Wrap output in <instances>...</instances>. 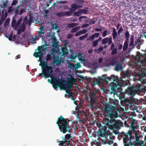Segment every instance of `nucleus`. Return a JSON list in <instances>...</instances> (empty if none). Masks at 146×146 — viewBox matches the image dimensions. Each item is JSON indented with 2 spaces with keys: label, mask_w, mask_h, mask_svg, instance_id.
<instances>
[{
  "label": "nucleus",
  "mask_w": 146,
  "mask_h": 146,
  "mask_svg": "<svg viewBox=\"0 0 146 146\" xmlns=\"http://www.w3.org/2000/svg\"><path fill=\"white\" fill-rule=\"evenodd\" d=\"M114 107L108 104L106 106L104 110V115L109 118L104 119L103 123L107 125L109 128L117 129L119 127V122L116 120L115 118L117 117V112L114 110Z\"/></svg>",
  "instance_id": "obj_1"
},
{
  "label": "nucleus",
  "mask_w": 146,
  "mask_h": 146,
  "mask_svg": "<svg viewBox=\"0 0 146 146\" xmlns=\"http://www.w3.org/2000/svg\"><path fill=\"white\" fill-rule=\"evenodd\" d=\"M56 52V50L53 49L52 51L51 54H47L46 55V60L45 63H44L41 66L42 73H39L38 76L41 77L42 75L45 78L50 77L51 79H55L52 76V73L53 72V69L54 67L52 66H48L47 63V61L51 60V55H53V56H55L54 54Z\"/></svg>",
  "instance_id": "obj_2"
},
{
  "label": "nucleus",
  "mask_w": 146,
  "mask_h": 146,
  "mask_svg": "<svg viewBox=\"0 0 146 146\" xmlns=\"http://www.w3.org/2000/svg\"><path fill=\"white\" fill-rule=\"evenodd\" d=\"M132 131L129 130L125 133L124 132L121 133V136L123 137V141L124 146H136V144L138 143L140 141L138 139H136L134 143L132 142L131 139H133L132 135Z\"/></svg>",
  "instance_id": "obj_3"
},
{
  "label": "nucleus",
  "mask_w": 146,
  "mask_h": 146,
  "mask_svg": "<svg viewBox=\"0 0 146 146\" xmlns=\"http://www.w3.org/2000/svg\"><path fill=\"white\" fill-rule=\"evenodd\" d=\"M56 123L58 125L60 131L63 133H66L67 131L69 132V130L71 129V128L68 126V124L66 119L62 115L58 118Z\"/></svg>",
  "instance_id": "obj_4"
},
{
  "label": "nucleus",
  "mask_w": 146,
  "mask_h": 146,
  "mask_svg": "<svg viewBox=\"0 0 146 146\" xmlns=\"http://www.w3.org/2000/svg\"><path fill=\"white\" fill-rule=\"evenodd\" d=\"M126 81L121 80L117 84L115 83L114 82H111L110 84L111 88V90L113 92H117L119 90H121L122 87H125L127 85Z\"/></svg>",
  "instance_id": "obj_5"
},
{
  "label": "nucleus",
  "mask_w": 146,
  "mask_h": 146,
  "mask_svg": "<svg viewBox=\"0 0 146 146\" xmlns=\"http://www.w3.org/2000/svg\"><path fill=\"white\" fill-rule=\"evenodd\" d=\"M65 81L64 80H60V79H56V81L54 82L53 86L54 89H57L59 87L60 89H64L66 88Z\"/></svg>",
  "instance_id": "obj_6"
},
{
  "label": "nucleus",
  "mask_w": 146,
  "mask_h": 146,
  "mask_svg": "<svg viewBox=\"0 0 146 146\" xmlns=\"http://www.w3.org/2000/svg\"><path fill=\"white\" fill-rule=\"evenodd\" d=\"M47 46V45L46 44H43L42 46H38V47L37 49H36L35 50V51H36L38 50V52H36L35 51L33 54L34 56L36 58L39 57L40 60V57L42 56H41L43 55V53L42 52V51H43L44 52L46 51V50L47 49V48L45 47V46Z\"/></svg>",
  "instance_id": "obj_7"
},
{
  "label": "nucleus",
  "mask_w": 146,
  "mask_h": 146,
  "mask_svg": "<svg viewBox=\"0 0 146 146\" xmlns=\"http://www.w3.org/2000/svg\"><path fill=\"white\" fill-rule=\"evenodd\" d=\"M98 127H99V131L98 133V135L99 137L102 136V135L105 134L108 129L107 127L105 125L102 126L101 123H98L97 124Z\"/></svg>",
  "instance_id": "obj_8"
},
{
  "label": "nucleus",
  "mask_w": 146,
  "mask_h": 146,
  "mask_svg": "<svg viewBox=\"0 0 146 146\" xmlns=\"http://www.w3.org/2000/svg\"><path fill=\"white\" fill-rule=\"evenodd\" d=\"M102 80H104L107 84L108 83V81H119L118 77L117 76H115L114 75H112L110 77H107L103 76Z\"/></svg>",
  "instance_id": "obj_9"
},
{
  "label": "nucleus",
  "mask_w": 146,
  "mask_h": 146,
  "mask_svg": "<svg viewBox=\"0 0 146 146\" xmlns=\"http://www.w3.org/2000/svg\"><path fill=\"white\" fill-rule=\"evenodd\" d=\"M65 43L64 46L61 48V52L62 53V56H64L68 54V50L67 46H68L69 44L68 40L63 41Z\"/></svg>",
  "instance_id": "obj_10"
},
{
  "label": "nucleus",
  "mask_w": 146,
  "mask_h": 146,
  "mask_svg": "<svg viewBox=\"0 0 146 146\" xmlns=\"http://www.w3.org/2000/svg\"><path fill=\"white\" fill-rule=\"evenodd\" d=\"M105 134L102 135V136L101 137H104L106 139L108 140L110 142L113 143L112 141H111L110 140H113L115 136L112 135V133L108 132V129L107 130L106 132L105 133Z\"/></svg>",
  "instance_id": "obj_11"
},
{
  "label": "nucleus",
  "mask_w": 146,
  "mask_h": 146,
  "mask_svg": "<svg viewBox=\"0 0 146 146\" xmlns=\"http://www.w3.org/2000/svg\"><path fill=\"white\" fill-rule=\"evenodd\" d=\"M72 13V11H66L65 12H60L56 13V16L61 17L62 16H70Z\"/></svg>",
  "instance_id": "obj_12"
},
{
  "label": "nucleus",
  "mask_w": 146,
  "mask_h": 146,
  "mask_svg": "<svg viewBox=\"0 0 146 146\" xmlns=\"http://www.w3.org/2000/svg\"><path fill=\"white\" fill-rule=\"evenodd\" d=\"M71 133L66 134L64 137H62V139H63V140H64V142L67 145V146H69L70 145L71 146L70 144L69 140L70 139L72 138V136L71 135Z\"/></svg>",
  "instance_id": "obj_13"
},
{
  "label": "nucleus",
  "mask_w": 146,
  "mask_h": 146,
  "mask_svg": "<svg viewBox=\"0 0 146 146\" xmlns=\"http://www.w3.org/2000/svg\"><path fill=\"white\" fill-rule=\"evenodd\" d=\"M90 92L88 94H86L84 99L88 103L90 108H91V89L90 90Z\"/></svg>",
  "instance_id": "obj_14"
},
{
  "label": "nucleus",
  "mask_w": 146,
  "mask_h": 146,
  "mask_svg": "<svg viewBox=\"0 0 146 146\" xmlns=\"http://www.w3.org/2000/svg\"><path fill=\"white\" fill-rule=\"evenodd\" d=\"M126 92L128 94L133 95L135 93L134 86H131L128 87L126 90Z\"/></svg>",
  "instance_id": "obj_15"
},
{
  "label": "nucleus",
  "mask_w": 146,
  "mask_h": 146,
  "mask_svg": "<svg viewBox=\"0 0 146 146\" xmlns=\"http://www.w3.org/2000/svg\"><path fill=\"white\" fill-rule=\"evenodd\" d=\"M137 120H135L133 117L131 118V123L130 127L133 130H135L136 128V127L134 125L135 124H137L138 123Z\"/></svg>",
  "instance_id": "obj_16"
},
{
  "label": "nucleus",
  "mask_w": 146,
  "mask_h": 146,
  "mask_svg": "<svg viewBox=\"0 0 146 146\" xmlns=\"http://www.w3.org/2000/svg\"><path fill=\"white\" fill-rule=\"evenodd\" d=\"M122 65V63L121 62H118L115 66V70L117 71L121 70L123 68Z\"/></svg>",
  "instance_id": "obj_17"
},
{
  "label": "nucleus",
  "mask_w": 146,
  "mask_h": 146,
  "mask_svg": "<svg viewBox=\"0 0 146 146\" xmlns=\"http://www.w3.org/2000/svg\"><path fill=\"white\" fill-rule=\"evenodd\" d=\"M135 93H139L141 92L142 88L141 86L139 84L136 85L134 86Z\"/></svg>",
  "instance_id": "obj_18"
},
{
  "label": "nucleus",
  "mask_w": 146,
  "mask_h": 146,
  "mask_svg": "<svg viewBox=\"0 0 146 146\" xmlns=\"http://www.w3.org/2000/svg\"><path fill=\"white\" fill-rule=\"evenodd\" d=\"M112 29L113 30L112 35L113 36V39L114 40H115L117 37V32L116 31V29L115 28L113 27Z\"/></svg>",
  "instance_id": "obj_19"
},
{
  "label": "nucleus",
  "mask_w": 146,
  "mask_h": 146,
  "mask_svg": "<svg viewBox=\"0 0 146 146\" xmlns=\"http://www.w3.org/2000/svg\"><path fill=\"white\" fill-rule=\"evenodd\" d=\"M34 18L32 14L30 15L29 16V19L28 20V24L30 26L32 22H34Z\"/></svg>",
  "instance_id": "obj_20"
},
{
  "label": "nucleus",
  "mask_w": 146,
  "mask_h": 146,
  "mask_svg": "<svg viewBox=\"0 0 146 146\" xmlns=\"http://www.w3.org/2000/svg\"><path fill=\"white\" fill-rule=\"evenodd\" d=\"M44 31H38V35L35 36L36 38H37L38 39L40 38L43 37L44 36Z\"/></svg>",
  "instance_id": "obj_21"
},
{
  "label": "nucleus",
  "mask_w": 146,
  "mask_h": 146,
  "mask_svg": "<svg viewBox=\"0 0 146 146\" xmlns=\"http://www.w3.org/2000/svg\"><path fill=\"white\" fill-rule=\"evenodd\" d=\"M141 76V78H139V80L140 81L141 83L143 84H145V85H146V83L145 80L142 78L143 76H145V73H142V74Z\"/></svg>",
  "instance_id": "obj_22"
},
{
  "label": "nucleus",
  "mask_w": 146,
  "mask_h": 146,
  "mask_svg": "<svg viewBox=\"0 0 146 146\" xmlns=\"http://www.w3.org/2000/svg\"><path fill=\"white\" fill-rule=\"evenodd\" d=\"M102 40V38L101 37H100L99 38L94 41L92 44V46H96L98 44L99 41H100Z\"/></svg>",
  "instance_id": "obj_23"
},
{
  "label": "nucleus",
  "mask_w": 146,
  "mask_h": 146,
  "mask_svg": "<svg viewBox=\"0 0 146 146\" xmlns=\"http://www.w3.org/2000/svg\"><path fill=\"white\" fill-rule=\"evenodd\" d=\"M134 35H133L131 36L130 38V42L129 44V46H131L134 45Z\"/></svg>",
  "instance_id": "obj_24"
},
{
  "label": "nucleus",
  "mask_w": 146,
  "mask_h": 146,
  "mask_svg": "<svg viewBox=\"0 0 146 146\" xmlns=\"http://www.w3.org/2000/svg\"><path fill=\"white\" fill-rule=\"evenodd\" d=\"M128 41H125L124 43L123 47V50H125L128 48Z\"/></svg>",
  "instance_id": "obj_25"
},
{
  "label": "nucleus",
  "mask_w": 146,
  "mask_h": 146,
  "mask_svg": "<svg viewBox=\"0 0 146 146\" xmlns=\"http://www.w3.org/2000/svg\"><path fill=\"white\" fill-rule=\"evenodd\" d=\"M129 34L128 31H126L125 34V41H128L129 38Z\"/></svg>",
  "instance_id": "obj_26"
},
{
  "label": "nucleus",
  "mask_w": 146,
  "mask_h": 146,
  "mask_svg": "<svg viewBox=\"0 0 146 146\" xmlns=\"http://www.w3.org/2000/svg\"><path fill=\"white\" fill-rule=\"evenodd\" d=\"M80 6L79 5H77L76 3H73L71 5V7L73 8L74 9H73L72 11H75V9L80 8Z\"/></svg>",
  "instance_id": "obj_27"
},
{
  "label": "nucleus",
  "mask_w": 146,
  "mask_h": 146,
  "mask_svg": "<svg viewBox=\"0 0 146 146\" xmlns=\"http://www.w3.org/2000/svg\"><path fill=\"white\" fill-rule=\"evenodd\" d=\"M78 23H72L68 24V26L69 28H73L78 25Z\"/></svg>",
  "instance_id": "obj_28"
},
{
  "label": "nucleus",
  "mask_w": 146,
  "mask_h": 146,
  "mask_svg": "<svg viewBox=\"0 0 146 146\" xmlns=\"http://www.w3.org/2000/svg\"><path fill=\"white\" fill-rule=\"evenodd\" d=\"M80 28V26H78L77 27H76L72 29L71 31V32L72 33H75L78 30H79Z\"/></svg>",
  "instance_id": "obj_29"
},
{
  "label": "nucleus",
  "mask_w": 146,
  "mask_h": 146,
  "mask_svg": "<svg viewBox=\"0 0 146 146\" xmlns=\"http://www.w3.org/2000/svg\"><path fill=\"white\" fill-rule=\"evenodd\" d=\"M108 37L103 39L102 41V44H106L108 42Z\"/></svg>",
  "instance_id": "obj_30"
},
{
  "label": "nucleus",
  "mask_w": 146,
  "mask_h": 146,
  "mask_svg": "<svg viewBox=\"0 0 146 146\" xmlns=\"http://www.w3.org/2000/svg\"><path fill=\"white\" fill-rule=\"evenodd\" d=\"M88 34L86 33L85 35L80 37L79 38V39L81 40H84L86 38L88 37Z\"/></svg>",
  "instance_id": "obj_31"
},
{
  "label": "nucleus",
  "mask_w": 146,
  "mask_h": 146,
  "mask_svg": "<svg viewBox=\"0 0 146 146\" xmlns=\"http://www.w3.org/2000/svg\"><path fill=\"white\" fill-rule=\"evenodd\" d=\"M20 29H21V30L22 32H24L26 29V26L24 24L21 25L20 26Z\"/></svg>",
  "instance_id": "obj_32"
},
{
  "label": "nucleus",
  "mask_w": 146,
  "mask_h": 146,
  "mask_svg": "<svg viewBox=\"0 0 146 146\" xmlns=\"http://www.w3.org/2000/svg\"><path fill=\"white\" fill-rule=\"evenodd\" d=\"M100 33H97L92 35V40H93L95 38H96L98 37Z\"/></svg>",
  "instance_id": "obj_33"
},
{
  "label": "nucleus",
  "mask_w": 146,
  "mask_h": 146,
  "mask_svg": "<svg viewBox=\"0 0 146 146\" xmlns=\"http://www.w3.org/2000/svg\"><path fill=\"white\" fill-rule=\"evenodd\" d=\"M109 31L108 30H106L103 33L102 36L103 37H105L107 35L109 34Z\"/></svg>",
  "instance_id": "obj_34"
},
{
  "label": "nucleus",
  "mask_w": 146,
  "mask_h": 146,
  "mask_svg": "<svg viewBox=\"0 0 146 146\" xmlns=\"http://www.w3.org/2000/svg\"><path fill=\"white\" fill-rule=\"evenodd\" d=\"M57 143H59V144L61 145V146H65V145H66V143L64 141V140H63V139L62 141H60L58 142H57Z\"/></svg>",
  "instance_id": "obj_35"
},
{
  "label": "nucleus",
  "mask_w": 146,
  "mask_h": 146,
  "mask_svg": "<svg viewBox=\"0 0 146 146\" xmlns=\"http://www.w3.org/2000/svg\"><path fill=\"white\" fill-rule=\"evenodd\" d=\"M9 19H7L6 20L4 23V27H6L9 25Z\"/></svg>",
  "instance_id": "obj_36"
},
{
  "label": "nucleus",
  "mask_w": 146,
  "mask_h": 146,
  "mask_svg": "<svg viewBox=\"0 0 146 146\" xmlns=\"http://www.w3.org/2000/svg\"><path fill=\"white\" fill-rule=\"evenodd\" d=\"M112 52H111V54L112 55H114L117 52V49L116 48L113 49V50H111Z\"/></svg>",
  "instance_id": "obj_37"
},
{
  "label": "nucleus",
  "mask_w": 146,
  "mask_h": 146,
  "mask_svg": "<svg viewBox=\"0 0 146 146\" xmlns=\"http://www.w3.org/2000/svg\"><path fill=\"white\" fill-rule=\"evenodd\" d=\"M16 21L15 20H13L11 23V27H15V26H16Z\"/></svg>",
  "instance_id": "obj_38"
},
{
  "label": "nucleus",
  "mask_w": 146,
  "mask_h": 146,
  "mask_svg": "<svg viewBox=\"0 0 146 146\" xmlns=\"http://www.w3.org/2000/svg\"><path fill=\"white\" fill-rule=\"evenodd\" d=\"M74 15L75 16H79L81 15V13L80 11H76L74 13Z\"/></svg>",
  "instance_id": "obj_39"
},
{
  "label": "nucleus",
  "mask_w": 146,
  "mask_h": 146,
  "mask_svg": "<svg viewBox=\"0 0 146 146\" xmlns=\"http://www.w3.org/2000/svg\"><path fill=\"white\" fill-rule=\"evenodd\" d=\"M103 50V47H101L97 49V52L98 53H100Z\"/></svg>",
  "instance_id": "obj_40"
},
{
  "label": "nucleus",
  "mask_w": 146,
  "mask_h": 146,
  "mask_svg": "<svg viewBox=\"0 0 146 146\" xmlns=\"http://www.w3.org/2000/svg\"><path fill=\"white\" fill-rule=\"evenodd\" d=\"M52 26L53 28L55 30L57 29H58V26L56 23H55L54 24H53L52 25Z\"/></svg>",
  "instance_id": "obj_41"
},
{
  "label": "nucleus",
  "mask_w": 146,
  "mask_h": 146,
  "mask_svg": "<svg viewBox=\"0 0 146 146\" xmlns=\"http://www.w3.org/2000/svg\"><path fill=\"white\" fill-rule=\"evenodd\" d=\"M108 45H110L112 43V37L111 36H110L108 38Z\"/></svg>",
  "instance_id": "obj_42"
},
{
  "label": "nucleus",
  "mask_w": 146,
  "mask_h": 146,
  "mask_svg": "<svg viewBox=\"0 0 146 146\" xmlns=\"http://www.w3.org/2000/svg\"><path fill=\"white\" fill-rule=\"evenodd\" d=\"M80 31L81 35H82L86 33L88 31V30L87 29H83L82 30Z\"/></svg>",
  "instance_id": "obj_43"
},
{
  "label": "nucleus",
  "mask_w": 146,
  "mask_h": 146,
  "mask_svg": "<svg viewBox=\"0 0 146 146\" xmlns=\"http://www.w3.org/2000/svg\"><path fill=\"white\" fill-rule=\"evenodd\" d=\"M87 18V17L86 16H81L79 17V21H84V20H82V19H85Z\"/></svg>",
  "instance_id": "obj_44"
},
{
  "label": "nucleus",
  "mask_w": 146,
  "mask_h": 146,
  "mask_svg": "<svg viewBox=\"0 0 146 146\" xmlns=\"http://www.w3.org/2000/svg\"><path fill=\"white\" fill-rule=\"evenodd\" d=\"M91 125H89V126L88 127H87V130L89 133V135L91 133Z\"/></svg>",
  "instance_id": "obj_45"
},
{
  "label": "nucleus",
  "mask_w": 146,
  "mask_h": 146,
  "mask_svg": "<svg viewBox=\"0 0 146 146\" xmlns=\"http://www.w3.org/2000/svg\"><path fill=\"white\" fill-rule=\"evenodd\" d=\"M123 31V29L122 27H120L118 31V35H120V33H121Z\"/></svg>",
  "instance_id": "obj_46"
},
{
  "label": "nucleus",
  "mask_w": 146,
  "mask_h": 146,
  "mask_svg": "<svg viewBox=\"0 0 146 146\" xmlns=\"http://www.w3.org/2000/svg\"><path fill=\"white\" fill-rule=\"evenodd\" d=\"M76 69H78L79 68H80L81 67V66L80 64L79 63H77L76 64Z\"/></svg>",
  "instance_id": "obj_47"
},
{
  "label": "nucleus",
  "mask_w": 146,
  "mask_h": 146,
  "mask_svg": "<svg viewBox=\"0 0 146 146\" xmlns=\"http://www.w3.org/2000/svg\"><path fill=\"white\" fill-rule=\"evenodd\" d=\"M18 2V1L17 0H13V2L11 4V5L12 6L14 5H16Z\"/></svg>",
  "instance_id": "obj_48"
},
{
  "label": "nucleus",
  "mask_w": 146,
  "mask_h": 146,
  "mask_svg": "<svg viewBox=\"0 0 146 146\" xmlns=\"http://www.w3.org/2000/svg\"><path fill=\"white\" fill-rule=\"evenodd\" d=\"M97 19L96 18H94L92 19V25L94 24L97 21Z\"/></svg>",
  "instance_id": "obj_49"
},
{
  "label": "nucleus",
  "mask_w": 146,
  "mask_h": 146,
  "mask_svg": "<svg viewBox=\"0 0 146 146\" xmlns=\"http://www.w3.org/2000/svg\"><path fill=\"white\" fill-rule=\"evenodd\" d=\"M77 56L74 54L71 55L70 56V58L74 60L76 58Z\"/></svg>",
  "instance_id": "obj_50"
},
{
  "label": "nucleus",
  "mask_w": 146,
  "mask_h": 146,
  "mask_svg": "<svg viewBox=\"0 0 146 146\" xmlns=\"http://www.w3.org/2000/svg\"><path fill=\"white\" fill-rule=\"evenodd\" d=\"M32 38V41L33 42H32L33 44H35L36 43V39L37 40H38V38L37 37L36 38L35 37V38Z\"/></svg>",
  "instance_id": "obj_51"
},
{
  "label": "nucleus",
  "mask_w": 146,
  "mask_h": 146,
  "mask_svg": "<svg viewBox=\"0 0 146 146\" xmlns=\"http://www.w3.org/2000/svg\"><path fill=\"white\" fill-rule=\"evenodd\" d=\"M66 93L67 94H68L69 96H71L72 95V92H70L69 90H66Z\"/></svg>",
  "instance_id": "obj_52"
},
{
  "label": "nucleus",
  "mask_w": 146,
  "mask_h": 146,
  "mask_svg": "<svg viewBox=\"0 0 146 146\" xmlns=\"http://www.w3.org/2000/svg\"><path fill=\"white\" fill-rule=\"evenodd\" d=\"M13 35V33L12 32H11V33L10 34L9 37L8 39L10 41H11L12 40V36Z\"/></svg>",
  "instance_id": "obj_53"
},
{
  "label": "nucleus",
  "mask_w": 146,
  "mask_h": 146,
  "mask_svg": "<svg viewBox=\"0 0 146 146\" xmlns=\"http://www.w3.org/2000/svg\"><path fill=\"white\" fill-rule=\"evenodd\" d=\"M74 36V35L72 34H70L68 35L67 38L69 39L72 37Z\"/></svg>",
  "instance_id": "obj_54"
},
{
  "label": "nucleus",
  "mask_w": 146,
  "mask_h": 146,
  "mask_svg": "<svg viewBox=\"0 0 146 146\" xmlns=\"http://www.w3.org/2000/svg\"><path fill=\"white\" fill-rule=\"evenodd\" d=\"M123 45L122 44H121L119 45L118 46V49L119 50H121L122 48Z\"/></svg>",
  "instance_id": "obj_55"
},
{
  "label": "nucleus",
  "mask_w": 146,
  "mask_h": 146,
  "mask_svg": "<svg viewBox=\"0 0 146 146\" xmlns=\"http://www.w3.org/2000/svg\"><path fill=\"white\" fill-rule=\"evenodd\" d=\"M21 21L20 20H19L16 23L15 27H17L18 25H19L21 23Z\"/></svg>",
  "instance_id": "obj_56"
},
{
  "label": "nucleus",
  "mask_w": 146,
  "mask_h": 146,
  "mask_svg": "<svg viewBox=\"0 0 146 146\" xmlns=\"http://www.w3.org/2000/svg\"><path fill=\"white\" fill-rule=\"evenodd\" d=\"M80 11L81 14L82 13H86V10L84 9L81 10Z\"/></svg>",
  "instance_id": "obj_57"
},
{
  "label": "nucleus",
  "mask_w": 146,
  "mask_h": 146,
  "mask_svg": "<svg viewBox=\"0 0 146 146\" xmlns=\"http://www.w3.org/2000/svg\"><path fill=\"white\" fill-rule=\"evenodd\" d=\"M117 62H116L115 60H113L112 61V62H111V64L112 65H114V66H115L116 65V64H117Z\"/></svg>",
  "instance_id": "obj_58"
},
{
  "label": "nucleus",
  "mask_w": 146,
  "mask_h": 146,
  "mask_svg": "<svg viewBox=\"0 0 146 146\" xmlns=\"http://www.w3.org/2000/svg\"><path fill=\"white\" fill-rule=\"evenodd\" d=\"M89 26V24H85L83 25L81 27L82 28H86V27H87Z\"/></svg>",
  "instance_id": "obj_59"
},
{
  "label": "nucleus",
  "mask_w": 146,
  "mask_h": 146,
  "mask_svg": "<svg viewBox=\"0 0 146 146\" xmlns=\"http://www.w3.org/2000/svg\"><path fill=\"white\" fill-rule=\"evenodd\" d=\"M78 57H80V58H79V60H83V59H82V54L81 53H78Z\"/></svg>",
  "instance_id": "obj_60"
},
{
  "label": "nucleus",
  "mask_w": 146,
  "mask_h": 146,
  "mask_svg": "<svg viewBox=\"0 0 146 146\" xmlns=\"http://www.w3.org/2000/svg\"><path fill=\"white\" fill-rule=\"evenodd\" d=\"M8 3V1H6L5 2H4L3 3V7L4 8H5L7 6V4Z\"/></svg>",
  "instance_id": "obj_61"
},
{
  "label": "nucleus",
  "mask_w": 146,
  "mask_h": 146,
  "mask_svg": "<svg viewBox=\"0 0 146 146\" xmlns=\"http://www.w3.org/2000/svg\"><path fill=\"white\" fill-rule=\"evenodd\" d=\"M81 35L80 33V31L76 32L75 34V35L76 36H80Z\"/></svg>",
  "instance_id": "obj_62"
},
{
  "label": "nucleus",
  "mask_w": 146,
  "mask_h": 146,
  "mask_svg": "<svg viewBox=\"0 0 146 146\" xmlns=\"http://www.w3.org/2000/svg\"><path fill=\"white\" fill-rule=\"evenodd\" d=\"M22 32L21 29H19L17 31V34L18 35H20L21 33Z\"/></svg>",
  "instance_id": "obj_63"
},
{
  "label": "nucleus",
  "mask_w": 146,
  "mask_h": 146,
  "mask_svg": "<svg viewBox=\"0 0 146 146\" xmlns=\"http://www.w3.org/2000/svg\"><path fill=\"white\" fill-rule=\"evenodd\" d=\"M95 31H96L99 32L102 31V29L101 28H96L95 29Z\"/></svg>",
  "instance_id": "obj_64"
}]
</instances>
